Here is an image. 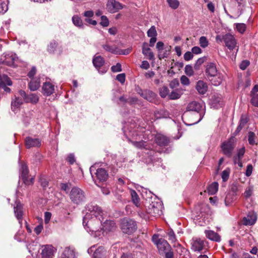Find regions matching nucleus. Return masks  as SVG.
I'll use <instances>...</instances> for the list:
<instances>
[{
	"label": "nucleus",
	"instance_id": "obj_45",
	"mask_svg": "<svg viewBox=\"0 0 258 258\" xmlns=\"http://www.w3.org/2000/svg\"><path fill=\"white\" fill-rule=\"evenodd\" d=\"M168 236V240L171 242H175L176 241V237L175 233L172 229H170L166 232Z\"/></svg>",
	"mask_w": 258,
	"mask_h": 258
},
{
	"label": "nucleus",
	"instance_id": "obj_59",
	"mask_svg": "<svg viewBox=\"0 0 258 258\" xmlns=\"http://www.w3.org/2000/svg\"><path fill=\"white\" fill-rule=\"evenodd\" d=\"M206 59L207 58L205 56L199 58L195 64L194 67L195 69H198V68L206 61Z\"/></svg>",
	"mask_w": 258,
	"mask_h": 258
},
{
	"label": "nucleus",
	"instance_id": "obj_13",
	"mask_svg": "<svg viewBox=\"0 0 258 258\" xmlns=\"http://www.w3.org/2000/svg\"><path fill=\"white\" fill-rule=\"evenodd\" d=\"M210 104L212 107L218 109L223 105L222 97L221 94H214L210 100Z\"/></svg>",
	"mask_w": 258,
	"mask_h": 258
},
{
	"label": "nucleus",
	"instance_id": "obj_49",
	"mask_svg": "<svg viewBox=\"0 0 258 258\" xmlns=\"http://www.w3.org/2000/svg\"><path fill=\"white\" fill-rule=\"evenodd\" d=\"M169 90L166 86H163L160 89L159 94L161 97L165 98L169 94Z\"/></svg>",
	"mask_w": 258,
	"mask_h": 258
},
{
	"label": "nucleus",
	"instance_id": "obj_7",
	"mask_svg": "<svg viewBox=\"0 0 258 258\" xmlns=\"http://www.w3.org/2000/svg\"><path fill=\"white\" fill-rule=\"evenodd\" d=\"M88 212L85 214V220L93 217L104 220V214L101 208L96 205L89 204L87 207Z\"/></svg>",
	"mask_w": 258,
	"mask_h": 258
},
{
	"label": "nucleus",
	"instance_id": "obj_3",
	"mask_svg": "<svg viewBox=\"0 0 258 258\" xmlns=\"http://www.w3.org/2000/svg\"><path fill=\"white\" fill-rule=\"evenodd\" d=\"M137 118H130L127 121L125 122L122 130L124 136L128 141H131V138L135 139L140 138L142 134L139 131V125L136 121Z\"/></svg>",
	"mask_w": 258,
	"mask_h": 258
},
{
	"label": "nucleus",
	"instance_id": "obj_57",
	"mask_svg": "<svg viewBox=\"0 0 258 258\" xmlns=\"http://www.w3.org/2000/svg\"><path fill=\"white\" fill-rule=\"evenodd\" d=\"M103 48L107 51L110 52L113 54H116L117 47H113L108 44H105L103 45Z\"/></svg>",
	"mask_w": 258,
	"mask_h": 258
},
{
	"label": "nucleus",
	"instance_id": "obj_47",
	"mask_svg": "<svg viewBox=\"0 0 258 258\" xmlns=\"http://www.w3.org/2000/svg\"><path fill=\"white\" fill-rule=\"evenodd\" d=\"M199 44L202 48H205L209 44L208 39L205 36H201L199 39Z\"/></svg>",
	"mask_w": 258,
	"mask_h": 258
},
{
	"label": "nucleus",
	"instance_id": "obj_27",
	"mask_svg": "<svg viewBox=\"0 0 258 258\" xmlns=\"http://www.w3.org/2000/svg\"><path fill=\"white\" fill-rule=\"evenodd\" d=\"M196 88L199 94L204 95L208 90V85L206 82L200 80L197 83Z\"/></svg>",
	"mask_w": 258,
	"mask_h": 258
},
{
	"label": "nucleus",
	"instance_id": "obj_44",
	"mask_svg": "<svg viewBox=\"0 0 258 258\" xmlns=\"http://www.w3.org/2000/svg\"><path fill=\"white\" fill-rule=\"evenodd\" d=\"M235 142V138L234 137H231L229 141L227 142V154L232 150L234 147V143Z\"/></svg>",
	"mask_w": 258,
	"mask_h": 258
},
{
	"label": "nucleus",
	"instance_id": "obj_14",
	"mask_svg": "<svg viewBox=\"0 0 258 258\" xmlns=\"http://www.w3.org/2000/svg\"><path fill=\"white\" fill-rule=\"evenodd\" d=\"M12 82L10 79L6 75L0 74V89H3L7 93H10L11 89L7 86H11Z\"/></svg>",
	"mask_w": 258,
	"mask_h": 258
},
{
	"label": "nucleus",
	"instance_id": "obj_54",
	"mask_svg": "<svg viewBox=\"0 0 258 258\" xmlns=\"http://www.w3.org/2000/svg\"><path fill=\"white\" fill-rule=\"evenodd\" d=\"M216 42L219 44L225 43L226 44V35L219 34L216 37Z\"/></svg>",
	"mask_w": 258,
	"mask_h": 258
},
{
	"label": "nucleus",
	"instance_id": "obj_9",
	"mask_svg": "<svg viewBox=\"0 0 258 258\" xmlns=\"http://www.w3.org/2000/svg\"><path fill=\"white\" fill-rule=\"evenodd\" d=\"M95 246L93 245L88 249V253L92 254L93 258H109V252L103 246H99L95 249Z\"/></svg>",
	"mask_w": 258,
	"mask_h": 258
},
{
	"label": "nucleus",
	"instance_id": "obj_6",
	"mask_svg": "<svg viewBox=\"0 0 258 258\" xmlns=\"http://www.w3.org/2000/svg\"><path fill=\"white\" fill-rule=\"evenodd\" d=\"M120 228L126 234H132L137 229V222L131 219L124 218L120 221Z\"/></svg>",
	"mask_w": 258,
	"mask_h": 258
},
{
	"label": "nucleus",
	"instance_id": "obj_34",
	"mask_svg": "<svg viewBox=\"0 0 258 258\" xmlns=\"http://www.w3.org/2000/svg\"><path fill=\"white\" fill-rule=\"evenodd\" d=\"M147 44L144 43L143 45L142 53L145 56L148 57V58L150 60L154 59V55L153 53L151 51V49L149 47H146Z\"/></svg>",
	"mask_w": 258,
	"mask_h": 258
},
{
	"label": "nucleus",
	"instance_id": "obj_5",
	"mask_svg": "<svg viewBox=\"0 0 258 258\" xmlns=\"http://www.w3.org/2000/svg\"><path fill=\"white\" fill-rule=\"evenodd\" d=\"M227 48L230 51L229 57L233 60H235L236 56L239 49L237 40L234 35L227 34Z\"/></svg>",
	"mask_w": 258,
	"mask_h": 258
},
{
	"label": "nucleus",
	"instance_id": "obj_8",
	"mask_svg": "<svg viewBox=\"0 0 258 258\" xmlns=\"http://www.w3.org/2000/svg\"><path fill=\"white\" fill-rule=\"evenodd\" d=\"M70 198L73 203L80 204L85 200V192L78 187H73L70 192Z\"/></svg>",
	"mask_w": 258,
	"mask_h": 258
},
{
	"label": "nucleus",
	"instance_id": "obj_35",
	"mask_svg": "<svg viewBox=\"0 0 258 258\" xmlns=\"http://www.w3.org/2000/svg\"><path fill=\"white\" fill-rule=\"evenodd\" d=\"M40 80L37 78H32L29 83V88L31 91H34L40 87Z\"/></svg>",
	"mask_w": 258,
	"mask_h": 258
},
{
	"label": "nucleus",
	"instance_id": "obj_37",
	"mask_svg": "<svg viewBox=\"0 0 258 258\" xmlns=\"http://www.w3.org/2000/svg\"><path fill=\"white\" fill-rule=\"evenodd\" d=\"M154 115L156 119L166 118L169 117L168 112L164 109H160L155 111Z\"/></svg>",
	"mask_w": 258,
	"mask_h": 258
},
{
	"label": "nucleus",
	"instance_id": "obj_11",
	"mask_svg": "<svg viewBox=\"0 0 258 258\" xmlns=\"http://www.w3.org/2000/svg\"><path fill=\"white\" fill-rule=\"evenodd\" d=\"M93 63L95 68L98 70L100 74H103L105 73L107 69L106 68H102L104 64V58L101 56H94L93 58Z\"/></svg>",
	"mask_w": 258,
	"mask_h": 258
},
{
	"label": "nucleus",
	"instance_id": "obj_1",
	"mask_svg": "<svg viewBox=\"0 0 258 258\" xmlns=\"http://www.w3.org/2000/svg\"><path fill=\"white\" fill-rule=\"evenodd\" d=\"M142 188V196L147 200L149 199V205L146 206L147 212L153 217H158L162 214L163 204L159 199L152 200L153 193L147 188Z\"/></svg>",
	"mask_w": 258,
	"mask_h": 258
},
{
	"label": "nucleus",
	"instance_id": "obj_19",
	"mask_svg": "<svg viewBox=\"0 0 258 258\" xmlns=\"http://www.w3.org/2000/svg\"><path fill=\"white\" fill-rule=\"evenodd\" d=\"M159 242L157 243V247L158 251L160 254H163L164 253L167 252V251L171 250V246L168 242L164 239L159 240Z\"/></svg>",
	"mask_w": 258,
	"mask_h": 258
},
{
	"label": "nucleus",
	"instance_id": "obj_30",
	"mask_svg": "<svg viewBox=\"0 0 258 258\" xmlns=\"http://www.w3.org/2000/svg\"><path fill=\"white\" fill-rule=\"evenodd\" d=\"M22 104V99L19 97H15V99H13L11 102V108L13 111H18Z\"/></svg>",
	"mask_w": 258,
	"mask_h": 258
},
{
	"label": "nucleus",
	"instance_id": "obj_15",
	"mask_svg": "<svg viewBox=\"0 0 258 258\" xmlns=\"http://www.w3.org/2000/svg\"><path fill=\"white\" fill-rule=\"evenodd\" d=\"M47 50L50 54H54L57 51L58 54L60 55L62 52V48L61 46H59L58 43L55 40H53L48 44Z\"/></svg>",
	"mask_w": 258,
	"mask_h": 258
},
{
	"label": "nucleus",
	"instance_id": "obj_25",
	"mask_svg": "<svg viewBox=\"0 0 258 258\" xmlns=\"http://www.w3.org/2000/svg\"><path fill=\"white\" fill-rule=\"evenodd\" d=\"M204 241L201 239L196 238L193 239L191 243V249L195 251H200L204 247Z\"/></svg>",
	"mask_w": 258,
	"mask_h": 258
},
{
	"label": "nucleus",
	"instance_id": "obj_20",
	"mask_svg": "<svg viewBox=\"0 0 258 258\" xmlns=\"http://www.w3.org/2000/svg\"><path fill=\"white\" fill-rule=\"evenodd\" d=\"M116 227L115 223L113 221L106 220L104 222H102L100 230L108 232L114 231Z\"/></svg>",
	"mask_w": 258,
	"mask_h": 258
},
{
	"label": "nucleus",
	"instance_id": "obj_62",
	"mask_svg": "<svg viewBox=\"0 0 258 258\" xmlns=\"http://www.w3.org/2000/svg\"><path fill=\"white\" fill-rule=\"evenodd\" d=\"M180 82H181V83L183 85H185V86H188L190 84V81H189V79L186 76H185L184 75H183L181 77Z\"/></svg>",
	"mask_w": 258,
	"mask_h": 258
},
{
	"label": "nucleus",
	"instance_id": "obj_51",
	"mask_svg": "<svg viewBox=\"0 0 258 258\" xmlns=\"http://www.w3.org/2000/svg\"><path fill=\"white\" fill-rule=\"evenodd\" d=\"M253 188L252 185H249V186L247 187L243 194L244 197L246 198H249L253 193Z\"/></svg>",
	"mask_w": 258,
	"mask_h": 258
},
{
	"label": "nucleus",
	"instance_id": "obj_58",
	"mask_svg": "<svg viewBox=\"0 0 258 258\" xmlns=\"http://www.w3.org/2000/svg\"><path fill=\"white\" fill-rule=\"evenodd\" d=\"M100 24L104 27H107L109 25L108 19L105 16H102L101 17Z\"/></svg>",
	"mask_w": 258,
	"mask_h": 258
},
{
	"label": "nucleus",
	"instance_id": "obj_32",
	"mask_svg": "<svg viewBox=\"0 0 258 258\" xmlns=\"http://www.w3.org/2000/svg\"><path fill=\"white\" fill-rule=\"evenodd\" d=\"M248 118L246 115L245 114H242L241 116L240 119L239 121V124L237 127L235 133L234 135H236L238 133H239L240 131L242 130V128L244 127V126L248 122Z\"/></svg>",
	"mask_w": 258,
	"mask_h": 258
},
{
	"label": "nucleus",
	"instance_id": "obj_22",
	"mask_svg": "<svg viewBox=\"0 0 258 258\" xmlns=\"http://www.w3.org/2000/svg\"><path fill=\"white\" fill-rule=\"evenodd\" d=\"M257 220L256 214L253 212L249 213L246 217L243 218L242 222L244 225H253Z\"/></svg>",
	"mask_w": 258,
	"mask_h": 258
},
{
	"label": "nucleus",
	"instance_id": "obj_36",
	"mask_svg": "<svg viewBox=\"0 0 258 258\" xmlns=\"http://www.w3.org/2000/svg\"><path fill=\"white\" fill-rule=\"evenodd\" d=\"M219 184L217 182H213L210 184L207 188V192L209 195H215L218 191Z\"/></svg>",
	"mask_w": 258,
	"mask_h": 258
},
{
	"label": "nucleus",
	"instance_id": "obj_33",
	"mask_svg": "<svg viewBox=\"0 0 258 258\" xmlns=\"http://www.w3.org/2000/svg\"><path fill=\"white\" fill-rule=\"evenodd\" d=\"M208 80L211 83L212 85L217 86L221 84L223 79L220 74H217L214 75V77H208Z\"/></svg>",
	"mask_w": 258,
	"mask_h": 258
},
{
	"label": "nucleus",
	"instance_id": "obj_26",
	"mask_svg": "<svg viewBox=\"0 0 258 258\" xmlns=\"http://www.w3.org/2000/svg\"><path fill=\"white\" fill-rule=\"evenodd\" d=\"M206 74L207 79L208 77H214L217 74V70L215 64L214 63H210L207 66Z\"/></svg>",
	"mask_w": 258,
	"mask_h": 258
},
{
	"label": "nucleus",
	"instance_id": "obj_61",
	"mask_svg": "<svg viewBox=\"0 0 258 258\" xmlns=\"http://www.w3.org/2000/svg\"><path fill=\"white\" fill-rule=\"evenodd\" d=\"M250 64L249 61L247 60H242L239 64V68L242 70H245L246 68Z\"/></svg>",
	"mask_w": 258,
	"mask_h": 258
},
{
	"label": "nucleus",
	"instance_id": "obj_2",
	"mask_svg": "<svg viewBox=\"0 0 258 258\" xmlns=\"http://www.w3.org/2000/svg\"><path fill=\"white\" fill-rule=\"evenodd\" d=\"M204 111L202 110V105L201 103L197 101H192L190 102L187 107L186 110L182 115V119L188 116L198 118L192 122L187 123L184 122L187 125H192L199 122L204 116Z\"/></svg>",
	"mask_w": 258,
	"mask_h": 258
},
{
	"label": "nucleus",
	"instance_id": "obj_18",
	"mask_svg": "<svg viewBox=\"0 0 258 258\" xmlns=\"http://www.w3.org/2000/svg\"><path fill=\"white\" fill-rule=\"evenodd\" d=\"M107 8L110 12L114 13L122 9L123 6L120 3L115 0H110L107 4Z\"/></svg>",
	"mask_w": 258,
	"mask_h": 258
},
{
	"label": "nucleus",
	"instance_id": "obj_31",
	"mask_svg": "<svg viewBox=\"0 0 258 258\" xmlns=\"http://www.w3.org/2000/svg\"><path fill=\"white\" fill-rule=\"evenodd\" d=\"M205 234L206 237L211 240L216 242H219L221 240L220 236L214 231L206 230Z\"/></svg>",
	"mask_w": 258,
	"mask_h": 258
},
{
	"label": "nucleus",
	"instance_id": "obj_10",
	"mask_svg": "<svg viewBox=\"0 0 258 258\" xmlns=\"http://www.w3.org/2000/svg\"><path fill=\"white\" fill-rule=\"evenodd\" d=\"M20 177L25 185H29L33 184L34 178L29 177V169L25 163H22L20 169Z\"/></svg>",
	"mask_w": 258,
	"mask_h": 258
},
{
	"label": "nucleus",
	"instance_id": "obj_23",
	"mask_svg": "<svg viewBox=\"0 0 258 258\" xmlns=\"http://www.w3.org/2000/svg\"><path fill=\"white\" fill-rule=\"evenodd\" d=\"M155 140L156 143L160 146H167L170 142V140L168 137L160 134L156 135Z\"/></svg>",
	"mask_w": 258,
	"mask_h": 258
},
{
	"label": "nucleus",
	"instance_id": "obj_60",
	"mask_svg": "<svg viewBox=\"0 0 258 258\" xmlns=\"http://www.w3.org/2000/svg\"><path fill=\"white\" fill-rule=\"evenodd\" d=\"M8 10V5L5 3L2 2L0 3V14H5Z\"/></svg>",
	"mask_w": 258,
	"mask_h": 258
},
{
	"label": "nucleus",
	"instance_id": "obj_12",
	"mask_svg": "<svg viewBox=\"0 0 258 258\" xmlns=\"http://www.w3.org/2000/svg\"><path fill=\"white\" fill-rule=\"evenodd\" d=\"M14 213L16 217L21 225L23 215V206L20 201H16L14 205Z\"/></svg>",
	"mask_w": 258,
	"mask_h": 258
},
{
	"label": "nucleus",
	"instance_id": "obj_29",
	"mask_svg": "<svg viewBox=\"0 0 258 258\" xmlns=\"http://www.w3.org/2000/svg\"><path fill=\"white\" fill-rule=\"evenodd\" d=\"M156 97V94L154 93L152 91L150 90H144V93L142 97L147 100L149 102H153Z\"/></svg>",
	"mask_w": 258,
	"mask_h": 258
},
{
	"label": "nucleus",
	"instance_id": "obj_48",
	"mask_svg": "<svg viewBox=\"0 0 258 258\" xmlns=\"http://www.w3.org/2000/svg\"><path fill=\"white\" fill-rule=\"evenodd\" d=\"M236 30L241 34H243L246 30V25L244 23H236L234 24Z\"/></svg>",
	"mask_w": 258,
	"mask_h": 258
},
{
	"label": "nucleus",
	"instance_id": "obj_39",
	"mask_svg": "<svg viewBox=\"0 0 258 258\" xmlns=\"http://www.w3.org/2000/svg\"><path fill=\"white\" fill-rule=\"evenodd\" d=\"M72 21L75 26L81 29L84 28V24H83V21L79 16H74L72 17Z\"/></svg>",
	"mask_w": 258,
	"mask_h": 258
},
{
	"label": "nucleus",
	"instance_id": "obj_24",
	"mask_svg": "<svg viewBox=\"0 0 258 258\" xmlns=\"http://www.w3.org/2000/svg\"><path fill=\"white\" fill-rule=\"evenodd\" d=\"M85 17L84 21L90 25L95 26L97 23L96 20H92L91 18L94 16V12L92 10L85 11L83 14Z\"/></svg>",
	"mask_w": 258,
	"mask_h": 258
},
{
	"label": "nucleus",
	"instance_id": "obj_16",
	"mask_svg": "<svg viewBox=\"0 0 258 258\" xmlns=\"http://www.w3.org/2000/svg\"><path fill=\"white\" fill-rule=\"evenodd\" d=\"M25 146L27 148L32 147H39L41 145V140L38 138L27 137L25 139Z\"/></svg>",
	"mask_w": 258,
	"mask_h": 258
},
{
	"label": "nucleus",
	"instance_id": "obj_4",
	"mask_svg": "<svg viewBox=\"0 0 258 258\" xmlns=\"http://www.w3.org/2000/svg\"><path fill=\"white\" fill-rule=\"evenodd\" d=\"M103 220L101 219L93 217L85 220V216L83 218V224L85 229L91 234L97 236V233L100 231Z\"/></svg>",
	"mask_w": 258,
	"mask_h": 258
},
{
	"label": "nucleus",
	"instance_id": "obj_46",
	"mask_svg": "<svg viewBox=\"0 0 258 258\" xmlns=\"http://www.w3.org/2000/svg\"><path fill=\"white\" fill-rule=\"evenodd\" d=\"M167 3L169 7L173 10L177 9L179 6V2L178 0H167Z\"/></svg>",
	"mask_w": 258,
	"mask_h": 258
},
{
	"label": "nucleus",
	"instance_id": "obj_41",
	"mask_svg": "<svg viewBox=\"0 0 258 258\" xmlns=\"http://www.w3.org/2000/svg\"><path fill=\"white\" fill-rule=\"evenodd\" d=\"M245 152V149L244 147H243L237 150L236 154L233 156V159L242 160Z\"/></svg>",
	"mask_w": 258,
	"mask_h": 258
},
{
	"label": "nucleus",
	"instance_id": "obj_43",
	"mask_svg": "<svg viewBox=\"0 0 258 258\" xmlns=\"http://www.w3.org/2000/svg\"><path fill=\"white\" fill-rule=\"evenodd\" d=\"M131 194L133 202L137 207H139L140 205V198L137 193L135 190H132Z\"/></svg>",
	"mask_w": 258,
	"mask_h": 258
},
{
	"label": "nucleus",
	"instance_id": "obj_17",
	"mask_svg": "<svg viewBox=\"0 0 258 258\" xmlns=\"http://www.w3.org/2000/svg\"><path fill=\"white\" fill-rule=\"evenodd\" d=\"M56 250L52 245H46L41 252L42 258H53Z\"/></svg>",
	"mask_w": 258,
	"mask_h": 258
},
{
	"label": "nucleus",
	"instance_id": "obj_42",
	"mask_svg": "<svg viewBox=\"0 0 258 258\" xmlns=\"http://www.w3.org/2000/svg\"><path fill=\"white\" fill-rule=\"evenodd\" d=\"M63 254L64 257L63 258H74L75 253L73 250L71 249L70 248L67 247L64 249Z\"/></svg>",
	"mask_w": 258,
	"mask_h": 258
},
{
	"label": "nucleus",
	"instance_id": "obj_40",
	"mask_svg": "<svg viewBox=\"0 0 258 258\" xmlns=\"http://www.w3.org/2000/svg\"><path fill=\"white\" fill-rule=\"evenodd\" d=\"M39 101L38 96L35 94H30L28 95L26 98L25 102L27 103L30 102L32 103H36Z\"/></svg>",
	"mask_w": 258,
	"mask_h": 258
},
{
	"label": "nucleus",
	"instance_id": "obj_28",
	"mask_svg": "<svg viewBox=\"0 0 258 258\" xmlns=\"http://www.w3.org/2000/svg\"><path fill=\"white\" fill-rule=\"evenodd\" d=\"M95 173L97 179L100 181H105L108 176L107 171L103 168H98Z\"/></svg>",
	"mask_w": 258,
	"mask_h": 258
},
{
	"label": "nucleus",
	"instance_id": "obj_50",
	"mask_svg": "<svg viewBox=\"0 0 258 258\" xmlns=\"http://www.w3.org/2000/svg\"><path fill=\"white\" fill-rule=\"evenodd\" d=\"M132 50V47H129L125 49H120L117 48L115 54L127 55L131 52Z\"/></svg>",
	"mask_w": 258,
	"mask_h": 258
},
{
	"label": "nucleus",
	"instance_id": "obj_53",
	"mask_svg": "<svg viewBox=\"0 0 258 258\" xmlns=\"http://www.w3.org/2000/svg\"><path fill=\"white\" fill-rule=\"evenodd\" d=\"M147 35L149 37H156L157 31L154 26H152L147 31Z\"/></svg>",
	"mask_w": 258,
	"mask_h": 258
},
{
	"label": "nucleus",
	"instance_id": "obj_56",
	"mask_svg": "<svg viewBox=\"0 0 258 258\" xmlns=\"http://www.w3.org/2000/svg\"><path fill=\"white\" fill-rule=\"evenodd\" d=\"M184 72L185 74L189 77H191L194 75L192 67L189 64L185 66L184 68Z\"/></svg>",
	"mask_w": 258,
	"mask_h": 258
},
{
	"label": "nucleus",
	"instance_id": "obj_52",
	"mask_svg": "<svg viewBox=\"0 0 258 258\" xmlns=\"http://www.w3.org/2000/svg\"><path fill=\"white\" fill-rule=\"evenodd\" d=\"M181 96V93L177 90L173 91L169 94V97L170 99L175 100L179 98Z\"/></svg>",
	"mask_w": 258,
	"mask_h": 258
},
{
	"label": "nucleus",
	"instance_id": "obj_55",
	"mask_svg": "<svg viewBox=\"0 0 258 258\" xmlns=\"http://www.w3.org/2000/svg\"><path fill=\"white\" fill-rule=\"evenodd\" d=\"M248 143L251 145L255 144V134L252 132H249L248 134Z\"/></svg>",
	"mask_w": 258,
	"mask_h": 258
},
{
	"label": "nucleus",
	"instance_id": "obj_63",
	"mask_svg": "<svg viewBox=\"0 0 258 258\" xmlns=\"http://www.w3.org/2000/svg\"><path fill=\"white\" fill-rule=\"evenodd\" d=\"M113 72H119L122 71L121 65L120 63H117L116 65L113 66L111 68Z\"/></svg>",
	"mask_w": 258,
	"mask_h": 258
},
{
	"label": "nucleus",
	"instance_id": "obj_38",
	"mask_svg": "<svg viewBox=\"0 0 258 258\" xmlns=\"http://www.w3.org/2000/svg\"><path fill=\"white\" fill-rule=\"evenodd\" d=\"M141 136H140V138L138 139H141ZM137 139H133L131 138V141H128L129 142L132 143V144L136 148L138 149H143L145 148L146 146V142L141 140L140 141H137Z\"/></svg>",
	"mask_w": 258,
	"mask_h": 258
},
{
	"label": "nucleus",
	"instance_id": "obj_21",
	"mask_svg": "<svg viewBox=\"0 0 258 258\" xmlns=\"http://www.w3.org/2000/svg\"><path fill=\"white\" fill-rule=\"evenodd\" d=\"M42 90L44 95L49 96L54 93L55 86L51 83L46 82L43 83Z\"/></svg>",
	"mask_w": 258,
	"mask_h": 258
},
{
	"label": "nucleus",
	"instance_id": "obj_64",
	"mask_svg": "<svg viewBox=\"0 0 258 258\" xmlns=\"http://www.w3.org/2000/svg\"><path fill=\"white\" fill-rule=\"evenodd\" d=\"M251 104L255 106L258 107V94L251 96Z\"/></svg>",
	"mask_w": 258,
	"mask_h": 258
}]
</instances>
